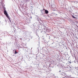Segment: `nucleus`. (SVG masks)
Segmentation results:
<instances>
[{
    "label": "nucleus",
    "instance_id": "f257e3e1",
    "mask_svg": "<svg viewBox=\"0 0 78 78\" xmlns=\"http://www.w3.org/2000/svg\"><path fill=\"white\" fill-rule=\"evenodd\" d=\"M4 14L7 17L8 19H9V16H8V13H7V12H6V10H5L4 11Z\"/></svg>",
    "mask_w": 78,
    "mask_h": 78
},
{
    "label": "nucleus",
    "instance_id": "f03ea898",
    "mask_svg": "<svg viewBox=\"0 0 78 78\" xmlns=\"http://www.w3.org/2000/svg\"><path fill=\"white\" fill-rule=\"evenodd\" d=\"M44 11L46 14H48V11L47 10H44Z\"/></svg>",
    "mask_w": 78,
    "mask_h": 78
},
{
    "label": "nucleus",
    "instance_id": "7ed1b4c3",
    "mask_svg": "<svg viewBox=\"0 0 78 78\" xmlns=\"http://www.w3.org/2000/svg\"><path fill=\"white\" fill-rule=\"evenodd\" d=\"M72 17H73V18H74V19L76 18L74 16H72Z\"/></svg>",
    "mask_w": 78,
    "mask_h": 78
},
{
    "label": "nucleus",
    "instance_id": "20e7f679",
    "mask_svg": "<svg viewBox=\"0 0 78 78\" xmlns=\"http://www.w3.org/2000/svg\"><path fill=\"white\" fill-rule=\"evenodd\" d=\"M15 51V54H16V53H18L16 51Z\"/></svg>",
    "mask_w": 78,
    "mask_h": 78
}]
</instances>
